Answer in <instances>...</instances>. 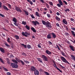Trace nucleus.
Masks as SVG:
<instances>
[{"instance_id":"nucleus-32","label":"nucleus","mask_w":75,"mask_h":75,"mask_svg":"<svg viewBox=\"0 0 75 75\" xmlns=\"http://www.w3.org/2000/svg\"><path fill=\"white\" fill-rule=\"evenodd\" d=\"M22 24H23L24 25H26V24H27V23L25 21L24 22V21H23Z\"/></svg>"},{"instance_id":"nucleus-59","label":"nucleus","mask_w":75,"mask_h":75,"mask_svg":"<svg viewBox=\"0 0 75 75\" xmlns=\"http://www.w3.org/2000/svg\"><path fill=\"white\" fill-rule=\"evenodd\" d=\"M38 47H39V48H41V46L40 45L38 44Z\"/></svg>"},{"instance_id":"nucleus-51","label":"nucleus","mask_w":75,"mask_h":75,"mask_svg":"<svg viewBox=\"0 0 75 75\" xmlns=\"http://www.w3.org/2000/svg\"><path fill=\"white\" fill-rule=\"evenodd\" d=\"M22 55L25 56V55H26V54L25 53L23 52L22 53Z\"/></svg>"},{"instance_id":"nucleus-27","label":"nucleus","mask_w":75,"mask_h":75,"mask_svg":"<svg viewBox=\"0 0 75 75\" xmlns=\"http://www.w3.org/2000/svg\"><path fill=\"white\" fill-rule=\"evenodd\" d=\"M70 55L71 57H72V58H73V60L75 61V57L72 54H71Z\"/></svg>"},{"instance_id":"nucleus-50","label":"nucleus","mask_w":75,"mask_h":75,"mask_svg":"<svg viewBox=\"0 0 75 75\" xmlns=\"http://www.w3.org/2000/svg\"><path fill=\"white\" fill-rule=\"evenodd\" d=\"M70 20L71 21H75V20L74 19V18H71Z\"/></svg>"},{"instance_id":"nucleus-31","label":"nucleus","mask_w":75,"mask_h":75,"mask_svg":"<svg viewBox=\"0 0 75 75\" xmlns=\"http://www.w3.org/2000/svg\"><path fill=\"white\" fill-rule=\"evenodd\" d=\"M21 45L22 46H23V47H24L25 48H27V45H25L23 44H21Z\"/></svg>"},{"instance_id":"nucleus-7","label":"nucleus","mask_w":75,"mask_h":75,"mask_svg":"<svg viewBox=\"0 0 75 75\" xmlns=\"http://www.w3.org/2000/svg\"><path fill=\"white\" fill-rule=\"evenodd\" d=\"M32 23H33V24H34V25H35V26L37 25V24L38 25L40 24L39 22L37 21H32Z\"/></svg>"},{"instance_id":"nucleus-40","label":"nucleus","mask_w":75,"mask_h":75,"mask_svg":"<svg viewBox=\"0 0 75 75\" xmlns=\"http://www.w3.org/2000/svg\"><path fill=\"white\" fill-rule=\"evenodd\" d=\"M30 16H31V18H35V17H34V16L33 14L30 15Z\"/></svg>"},{"instance_id":"nucleus-20","label":"nucleus","mask_w":75,"mask_h":75,"mask_svg":"<svg viewBox=\"0 0 75 75\" xmlns=\"http://www.w3.org/2000/svg\"><path fill=\"white\" fill-rule=\"evenodd\" d=\"M17 18L13 17V19L12 20L13 21V22H17Z\"/></svg>"},{"instance_id":"nucleus-6","label":"nucleus","mask_w":75,"mask_h":75,"mask_svg":"<svg viewBox=\"0 0 75 75\" xmlns=\"http://www.w3.org/2000/svg\"><path fill=\"white\" fill-rule=\"evenodd\" d=\"M11 65L12 67H13V68H17L18 66L17 64H15L13 63L11 64Z\"/></svg>"},{"instance_id":"nucleus-9","label":"nucleus","mask_w":75,"mask_h":75,"mask_svg":"<svg viewBox=\"0 0 75 75\" xmlns=\"http://www.w3.org/2000/svg\"><path fill=\"white\" fill-rule=\"evenodd\" d=\"M42 58L45 61H48V59H47V56H45L44 55H42Z\"/></svg>"},{"instance_id":"nucleus-54","label":"nucleus","mask_w":75,"mask_h":75,"mask_svg":"<svg viewBox=\"0 0 75 75\" xmlns=\"http://www.w3.org/2000/svg\"><path fill=\"white\" fill-rule=\"evenodd\" d=\"M59 65L62 68H65V67L62 66L61 65L59 64Z\"/></svg>"},{"instance_id":"nucleus-42","label":"nucleus","mask_w":75,"mask_h":75,"mask_svg":"<svg viewBox=\"0 0 75 75\" xmlns=\"http://www.w3.org/2000/svg\"><path fill=\"white\" fill-rule=\"evenodd\" d=\"M24 62H25L26 63V64H29L30 63V62H29L27 61L24 60Z\"/></svg>"},{"instance_id":"nucleus-60","label":"nucleus","mask_w":75,"mask_h":75,"mask_svg":"<svg viewBox=\"0 0 75 75\" xmlns=\"http://www.w3.org/2000/svg\"><path fill=\"white\" fill-rule=\"evenodd\" d=\"M43 3H44V0H40Z\"/></svg>"},{"instance_id":"nucleus-8","label":"nucleus","mask_w":75,"mask_h":75,"mask_svg":"<svg viewBox=\"0 0 75 75\" xmlns=\"http://www.w3.org/2000/svg\"><path fill=\"white\" fill-rule=\"evenodd\" d=\"M15 9L17 11H18V12H20V13H21L22 12L21 10V9L19 7H16Z\"/></svg>"},{"instance_id":"nucleus-44","label":"nucleus","mask_w":75,"mask_h":75,"mask_svg":"<svg viewBox=\"0 0 75 75\" xmlns=\"http://www.w3.org/2000/svg\"><path fill=\"white\" fill-rule=\"evenodd\" d=\"M8 7L9 8H11V6L10 4H8Z\"/></svg>"},{"instance_id":"nucleus-30","label":"nucleus","mask_w":75,"mask_h":75,"mask_svg":"<svg viewBox=\"0 0 75 75\" xmlns=\"http://www.w3.org/2000/svg\"><path fill=\"white\" fill-rule=\"evenodd\" d=\"M20 62H21L22 64V65H25V63H24V62H23V61L22 60H20Z\"/></svg>"},{"instance_id":"nucleus-22","label":"nucleus","mask_w":75,"mask_h":75,"mask_svg":"<svg viewBox=\"0 0 75 75\" xmlns=\"http://www.w3.org/2000/svg\"><path fill=\"white\" fill-rule=\"evenodd\" d=\"M0 50L2 52H3V53H4V50L3 48L2 47H0Z\"/></svg>"},{"instance_id":"nucleus-37","label":"nucleus","mask_w":75,"mask_h":75,"mask_svg":"<svg viewBox=\"0 0 75 75\" xmlns=\"http://www.w3.org/2000/svg\"><path fill=\"white\" fill-rule=\"evenodd\" d=\"M45 75H50V74L48 73V72H47L46 71H44V72Z\"/></svg>"},{"instance_id":"nucleus-47","label":"nucleus","mask_w":75,"mask_h":75,"mask_svg":"<svg viewBox=\"0 0 75 75\" xmlns=\"http://www.w3.org/2000/svg\"><path fill=\"white\" fill-rule=\"evenodd\" d=\"M5 45L6 46V47H10V45H8V44H7V43H5Z\"/></svg>"},{"instance_id":"nucleus-35","label":"nucleus","mask_w":75,"mask_h":75,"mask_svg":"<svg viewBox=\"0 0 75 75\" xmlns=\"http://www.w3.org/2000/svg\"><path fill=\"white\" fill-rule=\"evenodd\" d=\"M38 61H39V62H41V63H42V61L41 59L38 58Z\"/></svg>"},{"instance_id":"nucleus-34","label":"nucleus","mask_w":75,"mask_h":75,"mask_svg":"<svg viewBox=\"0 0 75 75\" xmlns=\"http://www.w3.org/2000/svg\"><path fill=\"white\" fill-rule=\"evenodd\" d=\"M0 61L2 63H3V64H4V62L3 60V59L1 58H0Z\"/></svg>"},{"instance_id":"nucleus-61","label":"nucleus","mask_w":75,"mask_h":75,"mask_svg":"<svg viewBox=\"0 0 75 75\" xmlns=\"http://www.w3.org/2000/svg\"><path fill=\"white\" fill-rule=\"evenodd\" d=\"M4 70H5V71H8V70H7V69H6V68H5L4 69Z\"/></svg>"},{"instance_id":"nucleus-64","label":"nucleus","mask_w":75,"mask_h":75,"mask_svg":"<svg viewBox=\"0 0 75 75\" xmlns=\"http://www.w3.org/2000/svg\"><path fill=\"white\" fill-rule=\"evenodd\" d=\"M2 35L3 36V37H5L6 36V35H5L4 34H2Z\"/></svg>"},{"instance_id":"nucleus-11","label":"nucleus","mask_w":75,"mask_h":75,"mask_svg":"<svg viewBox=\"0 0 75 75\" xmlns=\"http://www.w3.org/2000/svg\"><path fill=\"white\" fill-rule=\"evenodd\" d=\"M62 22L63 23L66 24V25H67V24H68V22H67V21L65 19H64L62 20Z\"/></svg>"},{"instance_id":"nucleus-15","label":"nucleus","mask_w":75,"mask_h":75,"mask_svg":"<svg viewBox=\"0 0 75 75\" xmlns=\"http://www.w3.org/2000/svg\"><path fill=\"white\" fill-rule=\"evenodd\" d=\"M51 34L52 35V37L53 38H56V35L54 33H52Z\"/></svg>"},{"instance_id":"nucleus-26","label":"nucleus","mask_w":75,"mask_h":75,"mask_svg":"<svg viewBox=\"0 0 75 75\" xmlns=\"http://www.w3.org/2000/svg\"><path fill=\"white\" fill-rule=\"evenodd\" d=\"M42 23L43 24V25H46L47 22H46L45 21L42 20Z\"/></svg>"},{"instance_id":"nucleus-3","label":"nucleus","mask_w":75,"mask_h":75,"mask_svg":"<svg viewBox=\"0 0 75 75\" xmlns=\"http://www.w3.org/2000/svg\"><path fill=\"white\" fill-rule=\"evenodd\" d=\"M53 63L54 64L53 65L54 67V68H56V69H57V70L59 71V72L62 73V71H61V70L60 69H59L58 68V67H57V64H56V63H55V62L53 60Z\"/></svg>"},{"instance_id":"nucleus-46","label":"nucleus","mask_w":75,"mask_h":75,"mask_svg":"<svg viewBox=\"0 0 75 75\" xmlns=\"http://www.w3.org/2000/svg\"><path fill=\"white\" fill-rule=\"evenodd\" d=\"M0 16H1L2 17H5L4 15L2 14L1 13H0Z\"/></svg>"},{"instance_id":"nucleus-41","label":"nucleus","mask_w":75,"mask_h":75,"mask_svg":"<svg viewBox=\"0 0 75 75\" xmlns=\"http://www.w3.org/2000/svg\"><path fill=\"white\" fill-rule=\"evenodd\" d=\"M49 3L50 5H51V6H53V3H52V2H50Z\"/></svg>"},{"instance_id":"nucleus-36","label":"nucleus","mask_w":75,"mask_h":75,"mask_svg":"<svg viewBox=\"0 0 75 75\" xmlns=\"http://www.w3.org/2000/svg\"><path fill=\"white\" fill-rule=\"evenodd\" d=\"M14 24L16 26H18V24L17 23V22H14Z\"/></svg>"},{"instance_id":"nucleus-56","label":"nucleus","mask_w":75,"mask_h":75,"mask_svg":"<svg viewBox=\"0 0 75 75\" xmlns=\"http://www.w3.org/2000/svg\"><path fill=\"white\" fill-rule=\"evenodd\" d=\"M66 30L67 31H68V28L67 27V26L66 27Z\"/></svg>"},{"instance_id":"nucleus-28","label":"nucleus","mask_w":75,"mask_h":75,"mask_svg":"<svg viewBox=\"0 0 75 75\" xmlns=\"http://www.w3.org/2000/svg\"><path fill=\"white\" fill-rule=\"evenodd\" d=\"M3 7L4 9L5 10H8V8H7V7H6V6H4Z\"/></svg>"},{"instance_id":"nucleus-14","label":"nucleus","mask_w":75,"mask_h":75,"mask_svg":"<svg viewBox=\"0 0 75 75\" xmlns=\"http://www.w3.org/2000/svg\"><path fill=\"white\" fill-rule=\"evenodd\" d=\"M69 47L72 51H75V49L74 48V46L71 45H69Z\"/></svg>"},{"instance_id":"nucleus-63","label":"nucleus","mask_w":75,"mask_h":75,"mask_svg":"<svg viewBox=\"0 0 75 75\" xmlns=\"http://www.w3.org/2000/svg\"><path fill=\"white\" fill-rule=\"evenodd\" d=\"M13 62H14L15 63L17 61L16 60H13Z\"/></svg>"},{"instance_id":"nucleus-16","label":"nucleus","mask_w":75,"mask_h":75,"mask_svg":"<svg viewBox=\"0 0 75 75\" xmlns=\"http://www.w3.org/2000/svg\"><path fill=\"white\" fill-rule=\"evenodd\" d=\"M45 53L48 55H51V52L48 50H47L45 52Z\"/></svg>"},{"instance_id":"nucleus-45","label":"nucleus","mask_w":75,"mask_h":75,"mask_svg":"<svg viewBox=\"0 0 75 75\" xmlns=\"http://www.w3.org/2000/svg\"><path fill=\"white\" fill-rule=\"evenodd\" d=\"M48 42L49 45H52V43L50 41H49Z\"/></svg>"},{"instance_id":"nucleus-12","label":"nucleus","mask_w":75,"mask_h":75,"mask_svg":"<svg viewBox=\"0 0 75 75\" xmlns=\"http://www.w3.org/2000/svg\"><path fill=\"white\" fill-rule=\"evenodd\" d=\"M34 71V74L35 75H39V72H38V71L36 69Z\"/></svg>"},{"instance_id":"nucleus-52","label":"nucleus","mask_w":75,"mask_h":75,"mask_svg":"<svg viewBox=\"0 0 75 75\" xmlns=\"http://www.w3.org/2000/svg\"><path fill=\"white\" fill-rule=\"evenodd\" d=\"M47 16L48 17H49V18H50L51 17L50 15L49 14H47Z\"/></svg>"},{"instance_id":"nucleus-2","label":"nucleus","mask_w":75,"mask_h":75,"mask_svg":"<svg viewBox=\"0 0 75 75\" xmlns=\"http://www.w3.org/2000/svg\"><path fill=\"white\" fill-rule=\"evenodd\" d=\"M21 34L23 36H25L26 37H27L28 36L30 35V33L27 32H25L24 33V32H23L21 33Z\"/></svg>"},{"instance_id":"nucleus-4","label":"nucleus","mask_w":75,"mask_h":75,"mask_svg":"<svg viewBox=\"0 0 75 75\" xmlns=\"http://www.w3.org/2000/svg\"><path fill=\"white\" fill-rule=\"evenodd\" d=\"M46 25L47 27L49 29H51L52 28V26L51 25V24L48 21L47 22Z\"/></svg>"},{"instance_id":"nucleus-38","label":"nucleus","mask_w":75,"mask_h":75,"mask_svg":"<svg viewBox=\"0 0 75 75\" xmlns=\"http://www.w3.org/2000/svg\"><path fill=\"white\" fill-rule=\"evenodd\" d=\"M45 4L47 8H49L50 7V6H49V5H48V4L46 3H45Z\"/></svg>"},{"instance_id":"nucleus-53","label":"nucleus","mask_w":75,"mask_h":75,"mask_svg":"<svg viewBox=\"0 0 75 75\" xmlns=\"http://www.w3.org/2000/svg\"><path fill=\"white\" fill-rule=\"evenodd\" d=\"M56 25H57V27H59V24L58 23H57L56 24Z\"/></svg>"},{"instance_id":"nucleus-57","label":"nucleus","mask_w":75,"mask_h":75,"mask_svg":"<svg viewBox=\"0 0 75 75\" xmlns=\"http://www.w3.org/2000/svg\"><path fill=\"white\" fill-rule=\"evenodd\" d=\"M62 55H63V56H65V53L62 52Z\"/></svg>"},{"instance_id":"nucleus-18","label":"nucleus","mask_w":75,"mask_h":75,"mask_svg":"<svg viewBox=\"0 0 75 75\" xmlns=\"http://www.w3.org/2000/svg\"><path fill=\"white\" fill-rule=\"evenodd\" d=\"M55 18H56V20L57 21H59L61 20L60 18H59L57 16H55Z\"/></svg>"},{"instance_id":"nucleus-5","label":"nucleus","mask_w":75,"mask_h":75,"mask_svg":"<svg viewBox=\"0 0 75 75\" xmlns=\"http://www.w3.org/2000/svg\"><path fill=\"white\" fill-rule=\"evenodd\" d=\"M59 3L57 4V6L59 7H61V6H63V4H62V2L61 1V0H58Z\"/></svg>"},{"instance_id":"nucleus-25","label":"nucleus","mask_w":75,"mask_h":75,"mask_svg":"<svg viewBox=\"0 0 75 75\" xmlns=\"http://www.w3.org/2000/svg\"><path fill=\"white\" fill-rule=\"evenodd\" d=\"M25 28L28 30H30V27L28 25H26L25 26Z\"/></svg>"},{"instance_id":"nucleus-33","label":"nucleus","mask_w":75,"mask_h":75,"mask_svg":"<svg viewBox=\"0 0 75 75\" xmlns=\"http://www.w3.org/2000/svg\"><path fill=\"white\" fill-rule=\"evenodd\" d=\"M27 47L28 48H29V49H30V48H31V46L29 45H27Z\"/></svg>"},{"instance_id":"nucleus-10","label":"nucleus","mask_w":75,"mask_h":75,"mask_svg":"<svg viewBox=\"0 0 75 75\" xmlns=\"http://www.w3.org/2000/svg\"><path fill=\"white\" fill-rule=\"evenodd\" d=\"M30 68V71H32V72H33V71H34L35 69H35V67H34L33 66H31Z\"/></svg>"},{"instance_id":"nucleus-13","label":"nucleus","mask_w":75,"mask_h":75,"mask_svg":"<svg viewBox=\"0 0 75 75\" xmlns=\"http://www.w3.org/2000/svg\"><path fill=\"white\" fill-rule=\"evenodd\" d=\"M47 39H51L52 38V36L50 34H49L47 36Z\"/></svg>"},{"instance_id":"nucleus-43","label":"nucleus","mask_w":75,"mask_h":75,"mask_svg":"<svg viewBox=\"0 0 75 75\" xmlns=\"http://www.w3.org/2000/svg\"><path fill=\"white\" fill-rule=\"evenodd\" d=\"M63 2L64 3L66 4V5H67L68 4L67 3V2L65 1H63Z\"/></svg>"},{"instance_id":"nucleus-17","label":"nucleus","mask_w":75,"mask_h":75,"mask_svg":"<svg viewBox=\"0 0 75 75\" xmlns=\"http://www.w3.org/2000/svg\"><path fill=\"white\" fill-rule=\"evenodd\" d=\"M28 2V3H29L30 4H31V5H33V3L31 0H26Z\"/></svg>"},{"instance_id":"nucleus-29","label":"nucleus","mask_w":75,"mask_h":75,"mask_svg":"<svg viewBox=\"0 0 75 75\" xmlns=\"http://www.w3.org/2000/svg\"><path fill=\"white\" fill-rule=\"evenodd\" d=\"M15 38H16V40H19V36L17 35H16L15 36Z\"/></svg>"},{"instance_id":"nucleus-39","label":"nucleus","mask_w":75,"mask_h":75,"mask_svg":"<svg viewBox=\"0 0 75 75\" xmlns=\"http://www.w3.org/2000/svg\"><path fill=\"white\" fill-rule=\"evenodd\" d=\"M65 11H69V8H66V9H65L64 10Z\"/></svg>"},{"instance_id":"nucleus-62","label":"nucleus","mask_w":75,"mask_h":75,"mask_svg":"<svg viewBox=\"0 0 75 75\" xmlns=\"http://www.w3.org/2000/svg\"><path fill=\"white\" fill-rule=\"evenodd\" d=\"M32 1L33 2V3H35V0H32Z\"/></svg>"},{"instance_id":"nucleus-23","label":"nucleus","mask_w":75,"mask_h":75,"mask_svg":"<svg viewBox=\"0 0 75 75\" xmlns=\"http://www.w3.org/2000/svg\"><path fill=\"white\" fill-rule=\"evenodd\" d=\"M35 15L36 16H37V17H40V15L39 14V13L38 12H35Z\"/></svg>"},{"instance_id":"nucleus-19","label":"nucleus","mask_w":75,"mask_h":75,"mask_svg":"<svg viewBox=\"0 0 75 75\" xmlns=\"http://www.w3.org/2000/svg\"><path fill=\"white\" fill-rule=\"evenodd\" d=\"M31 30H32L33 31L34 33H36V30L35 29V28L34 27H31Z\"/></svg>"},{"instance_id":"nucleus-58","label":"nucleus","mask_w":75,"mask_h":75,"mask_svg":"<svg viewBox=\"0 0 75 75\" xmlns=\"http://www.w3.org/2000/svg\"><path fill=\"white\" fill-rule=\"evenodd\" d=\"M56 14L57 16H59L60 15L59 13V12H57Z\"/></svg>"},{"instance_id":"nucleus-49","label":"nucleus","mask_w":75,"mask_h":75,"mask_svg":"<svg viewBox=\"0 0 75 75\" xmlns=\"http://www.w3.org/2000/svg\"><path fill=\"white\" fill-rule=\"evenodd\" d=\"M71 29L73 31H75V28H71Z\"/></svg>"},{"instance_id":"nucleus-55","label":"nucleus","mask_w":75,"mask_h":75,"mask_svg":"<svg viewBox=\"0 0 75 75\" xmlns=\"http://www.w3.org/2000/svg\"><path fill=\"white\" fill-rule=\"evenodd\" d=\"M1 4H2V3L0 2V8H1Z\"/></svg>"},{"instance_id":"nucleus-1","label":"nucleus","mask_w":75,"mask_h":75,"mask_svg":"<svg viewBox=\"0 0 75 75\" xmlns=\"http://www.w3.org/2000/svg\"><path fill=\"white\" fill-rule=\"evenodd\" d=\"M61 59L63 61V62H65L66 64H68L69 65H70V63L68 62V61L67 60V59L64 58V57L61 56L60 57Z\"/></svg>"},{"instance_id":"nucleus-48","label":"nucleus","mask_w":75,"mask_h":75,"mask_svg":"<svg viewBox=\"0 0 75 75\" xmlns=\"http://www.w3.org/2000/svg\"><path fill=\"white\" fill-rule=\"evenodd\" d=\"M6 74L7 75H11V73L9 72H8Z\"/></svg>"},{"instance_id":"nucleus-21","label":"nucleus","mask_w":75,"mask_h":75,"mask_svg":"<svg viewBox=\"0 0 75 75\" xmlns=\"http://www.w3.org/2000/svg\"><path fill=\"white\" fill-rule=\"evenodd\" d=\"M23 10L24 12L26 14V15L27 16H28V12L25 11V10L24 9H23Z\"/></svg>"},{"instance_id":"nucleus-24","label":"nucleus","mask_w":75,"mask_h":75,"mask_svg":"<svg viewBox=\"0 0 75 75\" xmlns=\"http://www.w3.org/2000/svg\"><path fill=\"white\" fill-rule=\"evenodd\" d=\"M71 34L74 37H75V33L72 30L71 31Z\"/></svg>"}]
</instances>
